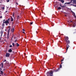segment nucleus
Returning <instances> with one entry per match:
<instances>
[{
    "instance_id": "obj_1",
    "label": "nucleus",
    "mask_w": 76,
    "mask_h": 76,
    "mask_svg": "<svg viewBox=\"0 0 76 76\" xmlns=\"http://www.w3.org/2000/svg\"><path fill=\"white\" fill-rule=\"evenodd\" d=\"M64 41L65 42H66L67 43L66 45V49L67 52L68 50V48H69V47H70L69 46V44H70V41L69 40V37H65L64 39Z\"/></svg>"
},
{
    "instance_id": "obj_2",
    "label": "nucleus",
    "mask_w": 76,
    "mask_h": 76,
    "mask_svg": "<svg viewBox=\"0 0 76 76\" xmlns=\"http://www.w3.org/2000/svg\"><path fill=\"white\" fill-rule=\"evenodd\" d=\"M9 20H10V18H8L7 20H6V19H4L3 20V23L2 24L1 26L2 27L4 26V23L6 24L7 26L8 25V24L9 23Z\"/></svg>"
},
{
    "instance_id": "obj_3",
    "label": "nucleus",
    "mask_w": 76,
    "mask_h": 76,
    "mask_svg": "<svg viewBox=\"0 0 76 76\" xmlns=\"http://www.w3.org/2000/svg\"><path fill=\"white\" fill-rule=\"evenodd\" d=\"M57 72H58V70H54L53 71H51L50 72H48L47 73L48 76H52L53 75V73Z\"/></svg>"
},
{
    "instance_id": "obj_4",
    "label": "nucleus",
    "mask_w": 76,
    "mask_h": 76,
    "mask_svg": "<svg viewBox=\"0 0 76 76\" xmlns=\"http://www.w3.org/2000/svg\"><path fill=\"white\" fill-rule=\"evenodd\" d=\"M68 22H69V23H70V22H72V24L73 25V27H75L76 26V24H75V23H74L72 21L70 20L69 21H68Z\"/></svg>"
},
{
    "instance_id": "obj_5",
    "label": "nucleus",
    "mask_w": 76,
    "mask_h": 76,
    "mask_svg": "<svg viewBox=\"0 0 76 76\" xmlns=\"http://www.w3.org/2000/svg\"><path fill=\"white\" fill-rule=\"evenodd\" d=\"M8 28H9L8 31V34H7V38L8 39H9V31H10V26H8Z\"/></svg>"
},
{
    "instance_id": "obj_6",
    "label": "nucleus",
    "mask_w": 76,
    "mask_h": 76,
    "mask_svg": "<svg viewBox=\"0 0 76 76\" xmlns=\"http://www.w3.org/2000/svg\"><path fill=\"white\" fill-rule=\"evenodd\" d=\"M10 56V54L9 53H7L6 55V57H9Z\"/></svg>"
},
{
    "instance_id": "obj_7",
    "label": "nucleus",
    "mask_w": 76,
    "mask_h": 76,
    "mask_svg": "<svg viewBox=\"0 0 76 76\" xmlns=\"http://www.w3.org/2000/svg\"><path fill=\"white\" fill-rule=\"evenodd\" d=\"M61 67H62V65H61V64L60 65V67L59 68L56 70H58H58L60 69V68H61Z\"/></svg>"
},
{
    "instance_id": "obj_8",
    "label": "nucleus",
    "mask_w": 76,
    "mask_h": 76,
    "mask_svg": "<svg viewBox=\"0 0 76 76\" xmlns=\"http://www.w3.org/2000/svg\"><path fill=\"white\" fill-rule=\"evenodd\" d=\"M72 1H73V0H71L70 2L67 3V4H71V3H72Z\"/></svg>"
},
{
    "instance_id": "obj_9",
    "label": "nucleus",
    "mask_w": 76,
    "mask_h": 76,
    "mask_svg": "<svg viewBox=\"0 0 76 76\" xmlns=\"http://www.w3.org/2000/svg\"><path fill=\"white\" fill-rule=\"evenodd\" d=\"M0 74L1 75H3V72L2 71H0Z\"/></svg>"
},
{
    "instance_id": "obj_10",
    "label": "nucleus",
    "mask_w": 76,
    "mask_h": 76,
    "mask_svg": "<svg viewBox=\"0 0 76 76\" xmlns=\"http://www.w3.org/2000/svg\"><path fill=\"white\" fill-rule=\"evenodd\" d=\"M0 66H1L2 68H3V63H1L0 65Z\"/></svg>"
},
{
    "instance_id": "obj_11",
    "label": "nucleus",
    "mask_w": 76,
    "mask_h": 76,
    "mask_svg": "<svg viewBox=\"0 0 76 76\" xmlns=\"http://www.w3.org/2000/svg\"><path fill=\"white\" fill-rule=\"evenodd\" d=\"M58 1H61L62 3H64V1L63 0H58Z\"/></svg>"
},
{
    "instance_id": "obj_12",
    "label": "nucleus",
    "mask_w": 76,
    "mask_h": 76,
    "mask_svg": "<svg viewBox=\"0 0 76 76\" xmlns=\"http://www.w3.org/2000/svg\"><path fill=\"white\" fill-rule=\"evenodd\" d=\"M8 52L9 53H11L12 52V49H10V50H8Z\"/></svg>"
},
{
    "instance_id": "obj_13",
    "label": "nucleus",
    "mask_w": 76,
    "mask_h": 76,
    "mask_svg": "<svg viewBox=\"0 0 76 76\" xmlns=\"http://www.w3.org/2000/svg\"><path fill=\"white\" fill-rule=\"evenodd\" d=\"M14 30H15V29L14 28H13L11 30V32L13 33V32H14Z\"/></svg>"
},
{
    "instance_id": "obj_14",
    "label": "nucleus",
    "mask_w": 76,
    "mask_h": 76,
    "mask_svg": "<svg viewBox=\"0 0 76 76\" xmlns=\"http://www.w3.org/2000/svg\"><path fill=\"white\" fill-rule=\"evenodd\" d=\"M64 60V58H63V59L61 60V64H63V62L62 61Z\"/></svg>"
},
{
    "instance_id": "obj_15",
    "label": "nucleus",
    "mask_w": 76,
    "mask_h": 76,
    "mask_svg": "<svg viewBox=\"0 0 76 76\" xmlns=\"http://www.w3.org/2000/svg\"><path fill=\"white\" fill-rule=\"evenodd\" d=\"M75 2H76V0H75ZM70 5H71L72 6H75V7H76V5H74L73 4H71Z\"/></svg>"
},
{
    "instance_id": "obj_16",
    "label": "nucleus",
    "mask_w": 76,
    "mask_h": 76,
    "mask_svg": "<svg viewBox=\"0 0 76 76\" xmlns=\"http://www.w3.org/2000/svg\"><path fill=\"white\" fill-rule=\"evenodd\" d=\"M16 44V46H17V47H19V44H18V43H17Z\"/></svg>"
},
{
    "instance_id": "obj_17",
    "label": "nucleus",
    "mask_w": 76,
    "mask_h": 76,
    "mask_svg": "<svg viewBox=\"0 0 76 76\" xmlns=\"http://www.w3.org/2000/svg\"><path fill=\"white\" fill-rule=\"evenodd\" d=\"M11 21L12 22V21H13V18L12 17L11 18Z\"/></svg>"
},
{
    "instance_id": "obj_18",
    "label": "nucleus",
    "mask_w": 76,
    "mask_h": 76,
    "mask_svg": "<svg viewBox=\"0 0 76 76\" xmlns=\"http://www.w3.org/2000/svg\"><path fill=\"white\" fill-rule=\"evenodd\" d=\"M12 45L14 47H15V43H12Z\"/></svg>"
},
{
    "instance_id": "obj_19",
    "label": "nucleus",
    "mask_w": 76,
    "mask_h": 76,
    "mask_svg": "<svg viewBox=\"0 0 76 76\" xmlns=\"http://www.w3.org/2000/svg\"><path fill=\"white\" fill-rule=\"evenodd\" d=\"M61 9V7H59L58 8V10H60V9Z\"/></svg>"
},
{
    "instance_id": "obj_20",
    "label": "nucleus",
    "mask_w": 76,
    "mask_h": 76,
    "mask_svg": "<svg viewBox=\"0 0 76 76\" xmlns=\"http://www.w3.org/2000/svg\"><path fill=\"white\" fill-rule=\"evenodd\" d=\"M3 34V31H1V36H2V34Z\"/></svg>"
},
{
    "instance_id": "obj_21",
    "label": "nucleus",
    "mask_w": 76,
    "mask_h": 76,
    "mask_svg": "<svg viewBox=\"0 0 76 76\" xmlns=\"http://www.w3.org/2000/svg\"><path fill=\"white\" fill-rule=\"evenodd\" d=\"M1 9H3V10H4V7H2Z\"/></svg>"
},
{
    "instance_id": "obj_22",
    "label": "nucleus",
    "mask_w": 76,
    "mask_h": 76,
    "mask_svg": "<svg viewBox=\"0 0 76 76\" xmlns=\"http://www.w3.org/2000/svg\"><path fill=\"white\" fill-rule=\"evenodd\" d=\"M19 16H18L17 17V19H19Z\"/></svg>"
},
{
    "instance_id": "obj_23",
    "label": "nucleus",
    "mask_w": 76,
    "mask_h": 76,
    "mask_svg": "<svg viewBox=\"0 0 76 76\" xmlns=\"http://www.w3.org/2000/svg\"><path fill=\"white\" fill-rule=\"evenodd\" d=\"M73 1L74 3H75L76 2V0H73Z\"/></svg>"
},
{
    "instance_id": "obj_24",
    "label": "nucleus",
    "mask_w": 76,
    "mask_h": 76,
    "mask_svg": "<svg viewBox=\"0 0 76 76\" xmlns=\"http://www.w3.org/2000/svg\"><path fill=\"white\" fill-rule=\"evenodd\" d=\"M33 22H31L30 23V25H32L33 24Z\"/></svg>"
},
{
    "instance_id": "obj_25",
    "label": "nucleus",
    "mask_w": 76,
    "mask_h": 76,
    "mask_svg": "<svg viewBox=\"0 0 76 76\" xmlns=\"http://www.w3.org/2000/svg\"><path fill=\"white\" fill-rule=\"evenodd\" d=\"M10 48L11 47H12V45H10Z\"/></svg>"
},
{
    "instance_id": "obj_26",
    "label": "nucleus",
    "mask_w": 76,
    "mask_h": 76,
    "mask_svg": "<svg viewBox=\"0 0 76 76\" xmlns=\"http://www.w3.org/2000/svg\"><path fill=\"white\" fill-rule=\"evenodd\" d=\"M0 70L1 71V70H2V69H1V68H0Z\"/></svg>"
},
{
    "instance_id": "obj_27",
    "label": "nucleus",
    "mask_w": 76,
    "mask_h": 76,
    "mask_svg": "<svg viewBox=\"0 0 76 76\" xmlns=\"http://www.w3.org/2000/svg\"><path fill=\"white\" fill-rule=\"evenodd\" d=\"M10 1V0H7V2H9V1Z\"/></svg>"
},
{
    "instance_id": "obj_28",
    "label": "nucleus",
    "mask_w": 76,
    "mask_h": 76,
    "mask_svg": "<svg viewBox=\"0 0 76 76\" xmlns=\"http://www.w3.org/2000/svg\"><path fill=\"white\" fill-rule=\"evenodd\" d=\"M5 61H6V60H5L4 61H3V62H5Z\"/></svg>"
},
{
    "instance_id": "obj_29",
    "label": "nucleus",
    "mask_w": 76,
    "mask_h": 76,
    "mask_svg": "<svg viewBox=\"0 0 76 76\" xmlns=\"http://www.w3.org/2000/svg\"><path fill=\"white\" fill-rule=\"evenodd\" d=\"M2 18V16H1L0 17V18Z\"/></svg>"
},
{
    "instance_id": "obj_30",
    "label": "nucleus",
    "mask_w": 76,
    "mask_h": 76,
    "mask_svg": "<svg viewBox=\"0 0 76 76\" xmlns=\"http://www.w3.org/2000/svg\"><path fill=\"white\" fill-rule=\"evenodd\" d=\"M22 30H23V31H25V29H23Z\"/></svg>"
},
{
    "instance_id": "obj_31",
    "label": "nucleus",
    "mask_w": 76,
    "mask_h": 76,
    "mask_svg": "<svg viewBox=\"0 0 76 76\" xmlns=\"http://www.w3.org/2000/svg\"><path fill=\"white\" fill-rule=\"evenodd\" d=\"M16 4H18V5H19V4H18V3H17V2H16Z\"/></svg>"
},
{
    "instance_id": "obj_32",
    "label": "nucleus",
    "mask_w": 76,
    "mask_h": 76,
    "mask_svg": "<svg viewBox=\"0 0 76 76\" xmlns=\"http://www.w3.org/2000/svg\"><path fill=\"white\" fill-rule=\"evenodd\" d=\"M16 42V40H15V41H14V42Z\"/></svg>"
},
{
    "instance_id": "obj_33",
    "label": "nucleus",
    "mask_w": 76,
    "mask_h": 76,
    "mask_svg": "<svg viewBox=\"0 0 76 76\" xmlns=\"http://www.w3.org/2000/svg\"><path fill=\"white\" fill-rule=\"evenodd\" d=\"M4 28V27H3L2 28V29H3Z\"/></svg>"
},
{
    "instance_id": "obj_34",
    "label": "nucleus",
    "mask_w": 76,
    "mask_h": 76,
    "mask_svg": "<svg viewBox=\"0 0 76 76\" xmlns=\"http://www.w3.org/2000/svg\"><path fill=\"white\" fill-rule=\"evenodd\" d=\"M23 34H25V32L23 31Z\"/></svg>"
},
{
    "instance_id": "obj_35",
    "label": "nucleus",
    "mask_w": 76,
    "mask_h": 76,
    "mask_svg": "<svg viewBox=\"0 0 76 76\" xmlns=\"http://www.w3.org/2000/svg\"><path fill=\"white\" fill-rule=\"evenodd\" d=\"M67 2H66L65 3V4H67Z\"/></svg>"
},
{
    "instance_id": "obj_36",
    "label": "nucleus",
    "mask_w": 76,
    "mask_h": 76,
    "mask_svg": "<svg viewBox=\"0 0 76 76\" xmlns=\"http://www.w3.org/2000/svg\"><path fill=\"white\" fill-rule=\"evenodd\" d=\"M7 11H6L5 12V13H7Z\"/></svg>"
},
{
    "instance_id": "obj_37",
    "label": "nucleus",
    "mask_w": 76,
    "mask_h": 76,
    "mask_svg": "<svg viewBox=\"0 0 76 76\" xmlns=\"http://www.w3.org/2000/svg\"><path fill=\"white\" fill-rule=\"evenodd\" d=\"M60 5H61V7H62V6H61V4H60Z\"/></svg>"
},
{
    "instance_id": "obj_38",
    "label": "nucleus",
    "mask_w": 76,
    "mask_h": 76,
    "mask_svg": "<svg viewBox=\"0 0 76 76\" xmlns=\"http://www.w3.org/2000/svg\"><path fill=\"white\" fill-rule=\"evenodd\" d=\"M72 24H71V25H70V26H72Z\"/></svg>"
},
{
    "instance_id": "obj_39",
    "label": "nucleus",
    "mask_w": 76,
    "mask_h": 76,
    "mask_svg": "<svg viewBox=\"0 0 76 76\" xmlns=\"http://www.w3.org/2000/svg\"><path fill=\"white\" fill-rule=\"evenodd\" d=\"M65 16H67V15H65Z\"/></svg>"
},
{
    "instance_id": "obj_40",
    "label": "nucleus",
    "mask_w": 76,
    "mask_h": 76,
    "mask_svg": "<svg viewBox=\"0 0 76 76\" xmlns=\"http://www.w3.org/2000/svg\"><path fill=\"white\" fill-rule=\"evenodd\" d=\"M74 15H75V14H74Z\"/></svg>"
},
{
    "instance_id": "obj_41",
    "label": "nucleus",
    "mask_w": 76,
    "mask_h": 76,
    "mask_svg": "<svg viewBox=\"0 0 76 76\" xmlns=\"http://www.w3.org/2000/svg\"><path fill=\"white\" fill-rule=\"evenodd\" d=\"M5 70V69H3V70Z\"/></svg>"
},
{
    "instance_id": "obj_42",
    "label": "nucleus",
    "mask_w": 76,
    "mask_h": 76,
    "mask_svg": "<svg viewBox=\"0 0 76 76\" xmlns=\"http://www.w3.org/2000/svg\"><path fill=\"white\" fill-rule=\"evenodd\" d=\"M73 4H74V3L73 2Z\"/></svg>"
},
{
    "instance_id": "obj_43",
    "label": "nucleus",
    "mask_w": 76,
    "mask_h": 76,
    "mask_svg": "<svg viewBox=\"0 0 76 76\" xmlns=\"http://www.w3.org/2000/svg\"><path fill=\"white\" fill-rule=\"evenodd\" d=\"M12 53H14V52H12Z\"/></svg>"
},
{
    "instance_id": "obj_44",
    "label": "nucleus",
    "mask_w": 76,
    "mask_h": 76,
    "mask_svg": "<svg viewBox=\"0 0 76 76\" xmlns=\"http://www.w3.org/2000/svg\"><path fill=\"white\" fill-rule=\"evenodd\" d=\"M0 76H1V75H0Z\"/></svg>"
}]
</instances>
